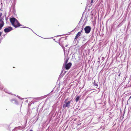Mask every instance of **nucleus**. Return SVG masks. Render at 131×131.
Segmentation results:
<instances>
[{
	"instance_id": "obj_1",
	"label": "nucleus",
	"mask_w": 131,
	"mask_h": 131,
	"mask_svg": "<svg viewBox=\"0 0 131 131\" xmlns=\"http://www.w3.org/2000/svg\"><path fill=\"white\" fill-rule=\"evenodd\" d=\"M10 21L15 28H17L21 26V25L18 21L15 18L13 17L10 19Z\"/></svg>"
},
{
	"instance_id": "obj_2",
	"label": "nucleus",
	"mask_w": 131,
	"mask_h": 131,
	"mask_svg": "<svg viewBox=\"0 0 131 131\" xmlns=\"http://www.w3.org/2000/svg\"><path fill=\"white\" fill-rule=\"evenodd\" d=\"M68 99H66L64 101L65 104H63V107L64 108L66 107H69L70 106V105L72 101V100L67 102Z\"/></svg>"
},
{
	"instance_id": "obj_3",
	"label": "nucleus",
	"mask_w": 131,
	"mask_h": 131,
	"mask_svg": "<svg viewBox=\"0 0 131 131\" xmlns=\"http://www.w3.org/2000/svg\"><path fill=\"white\" fill-rule=\"evenodd\" d=\"M84 30L86 33L88 34L90 32L91 30V28L89 26H86L84 28Z\"/></svg>"
},
{
	"instance_id": "obj_4",
	"label": "nucleus",
	"mask_w": 131,
	"mask_h": 131,
	"mask_svg": "<svg viewBox=\"0 0 131 131\" xmlns=\"http://www.w3.org/2000/svg\"><path fill=\"white\" fill-rule=\"evenodd\" d=\"M71 66V62H69L68 63L65 64L64 67L66 70H68L70 68Z\"/></svg>"
},
{
	"instance_id": "obj_5",
	"label": "nucleus",
	"mask_w": 131,
	"mask_h": 131,
	"mask_svg": "<svg viewBox=\"0 0 131 131\" xmlns=\"http://www.w3.org/2000/svg\"><path fill=\"white\" fill-rule=\"evenodd\" d=\"M65 39L63 38H61L59 40V44L60 45H62L64 44Z\"/></svg>"
},
{
	"instance_id": "obj_6",
	"label": "nucleus",
	"mask_w": 131,
	"mask_h": 131,
	"mask_svg": "<svg viewBox=\"0 0 131 131\" xmlns=\"http://www.w3.org/2000/svg\"><path fill=\"white\" fill-rule=\"evenodd\" d=\"M3 19L1 18L0 19V30H1L4 24Z\"/></svg>"
},
{
	"instance_id": "obj_7",
	"label": "nucleus",
	"mask_w": 131,
	"mask_h": 131,
	"mask_svg": "<svg viewBox=\"0 0 131 131\" xmlns=\"http://www.w3.org/2000/svg\"><path fill=\"white\" fill-rule=\"evenodd\" d=\"M12 30V28L11 27H9L4 29V31L5 32H9Z\"/></svg>"
},
{
	"instance_id": "obj_8",
	"label": "nucleus",
	"mask_w": 131,
	"mask_h": 131,
	"mask_svg": "<svg viewBox=\"0 0 131 131\" xmlns=\"http://www.w3.org/2000/svg\"><path fill=\"white\" fill-rule=\"evenodd\" d=\"M82 30L83 29H82V30L81 31H79L77 33V34L75 36V39H77L78 37L80 36Z\"/></svg>"
},
{
	"instance_id": "obj_9",
	"label": "nucleus",
	"mask_w": 131,
	"mask_h": 131,
	"mask_svg": "<svg viewBox=\"0 0 131 131\" xmlns=\"http://www.w3.org/2000/svg\"><path fill=\"white\" fill-rule=\"evenodd\" d=\"M80 98V97L79 96H77L75 99V101L76 102H78V101L79 100Z\"/></svg>"
},
{
	"instance_id": "obj_10",
	"label": "nucleus",
	"mask_w": 131,
	"mask_h": 131,
	"mask_svg": "<svg viewBox=\"0 0 131 131\" xmlns=\"http://www.w3.org/2000/svg\"><path fill=\"white\" fill-rule=\"evenodd\" d=\"M68 59H66V60H65V64H67V63L68 62Z\"/></svg>"
},
{
	"instance_id": "obj_11",
	"label": "nucleus",
	"mask_w": 131,
	"mask_h": 131,
	"mask_svg": "<svg viewBox=\"0 0 131 131\" xmlns=\"http://www.w3.org/2000/svg\"><path fill=\"white\" fill-rule=\"evenodd\" d=\"M94 86H98L97 84L96 83H95V81H94Z\"/></svg>"
},
{
	"instance_id": "obj_12",
	"label": "nucleus",
	"mask_w": 131,
	"mask_h": 131,
	"mask_svg": "<svg viewBox=\"0 0 131 131\" xmlns=\"http://www.w3.org/2000/svg\"><path fill=\"white\" fill-rule=\"evenodd\" d=\"M93 2V0H92L91 1V4Z\"/></svg>"
},
{
	"instance_id": "obj_13",
	"label": "nucleus",
	"mask_w": 131,
	"mask_h": 131,
	"mask_svg": "<svg viewBox=\"0 0 131 131\" xmlns=\"http://www.w3.org/2000/svg\"><path fill=\"white\" fill-rule=\"evenodd\" d=\"M130 99H131V96L130 97H129V99L128 100H130Z\"/></svg>"
},
{
	"instance_id": "obj_14",
	"label": "nucleus",
	"mask_w": 131,
	"mask_h": 131,
	"mask_svg": "<svg viewBox=\"0 0 131 131\" xmlns=\"http://www.w3.org/2000/svg\"><path fill=\"white\" fill-rule=\"evenodd\" d=\"M120 75H121V73H120L118 75L119 76H120Z\"/></svg>"
},
{
	"instance_id": "obj_15",
	"label": "nucleus",
	"mask_w": 131,
	"mask_h": 131,
	"mask_svg": "<svg viewBox=\"0 0 131 131\" xmlns=\"http://www.w3.org/2000/svg\"><path fill=\"white\" fill-rule=\"evenodd\" d=\"M29 131H33L31 129Z\"/></svg>"
}]
</instances>
